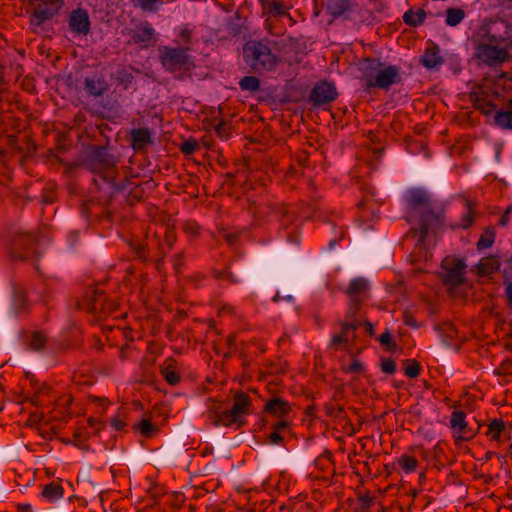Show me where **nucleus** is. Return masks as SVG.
<instances>
[{"label":"nucleus","instance_id":"1","mask_svg":"<svg viewBox=\"0 0 512 512\" xmlns=\"http://www.w3.org/2000/svg\"><path fill=\"white\" fill-rule=\"evenodd\" d=\"M404 202L409 213L419 215L420 227L411 231V234L417 237L415 250L421 251L425 249L428 232H437L443 228L444 208L436 205L427 190L423 188L408 189L404 194Z\"/></svg>","mask_w":512,"mask_h":512},{"label":"nucleus","instance_id":"2","mask_svg":"<svg viewBox=\"0 0 512 512\" xmlns=\"http://www.w3.org/2000/svg\"><path fill=\"white\" fill-rule=\"evenodd\" d=\"M484 40L476 47V58L488 66L504 63L512 48V31L507 22L494 23L487 27Z\"/></svg>","mask_w":512,"mask_h":512},{"label":"nucleus","instance_id":"3","mask_svg":"<svg viewBox=\"0 0 512 512\" xmlns=\"http://www.w3.org/2000/svg\"><path fill=\"white\" fill-rule=\"evenodd\" d=\"M89 166L92 173L95 175L93 182L99 188V181H102L114 190L123 191L126 189V183H116L117 168L115 160L104 148L96 147L93 150Z\"/></svg>","mask_w":512,"mask_h":512},{"label":"nucleus","instance_id":"4","mask_svg":"<svg viewBox=\"0 0 512 512\" xmlns=\"http://www.w3.org/2000/svg\"><path fill=\"white\" fill-rule=\"evenodd\" d=\"M267 39L249 40L243 47V58L246 65L256 73L272 71L278 63L277 56L272 52Z\"/></svg>","mask_w":512,"mask_h":512},{"label":"nucleus","instance_id":"5","mask_svg":"<svg viewBox=\"0 0 512 512\" xmlns=\"http://www.w3.org/2000/svg\"><path fill=\"white\" fill-rule=\"evenodd\" d=\"M252 412V401L248 394L238 392L233 397V405L230 409L209 411V418L213 419L216 425L231 426L244 425L243 418Z\"/></svg>","mask_w":512,"mask_h":512},{"label":"nucleus","instance_id":"6","mask_svg":"<svg viewBox=\"0 0 512 512\" xmlns=\"http://www.w3.org/2000/svg\"><path fill=\"white\" fill-rule=\"evenodd\" d=\"M189 50L190 47H159V59L163 68L169 72L188 70L192 65L191 57L188 54Z\"/></svg>","mask_w":512,"mask_h":512},{"label":"nucleus","instance_id":"7","mask_svg":"<svg viewBox=\"0 0 512 512\" xmlns=\"http://www.w3.org/2000/svg\"><path fill=\"white\" fill-rule=\"evenodd\" d=\"M262 7V14L266 17L265 28L272 35H280L281 30H275V19L286 17L294 24V20L289 14V7L282 0H259Z\"/></svg>","mask_w":512,"mask_h":512},{"label":"nucleus","instance_id":"8","mask_svg":"<svg viewBox=\"0 0 512 512\" xmlns=\"http://www.w3.org/2000/svg\"><path fill=\"white\" fill-rule=\"evenodd\" d=\"M88 310L97 317H104L117 309V303L107 298L102 290L90 289L86 294Z\"/></svg>","mask_w":512,"mask_h":512},{"label":"nucleus","instance_id":"9","mask_svg":"<svg viewBox=\"0 0 512 512\" xmlns=\"http://www.w3.org/2000/svg\"><path fill=\"white\" fill-rule=\"evenodd\" d=\"M401 81V69L395 65H388L379 68L377 75L365 83L366 90L378 88L388 90L392 85Z\"/></svg>","mask_w":512,"mask_h":512},{"label":"nucleus","instance_id":"10","mask_svg":"<svg viewBox=\"0 0 512 512\" xmlns=\"http://www.w3.org/2000/svg\"><path fill=\"white\" fill-rule=\"evenodd\" d=\"M369 282L362 277L351 280L347 287L346 294L349 297V316H353L359 310L362 302H364L369 296Z\"/></svg>","mask_w":512,"mask_h":512},{"label":"nucleus","instance_id":"11","mask_svg":"<svg viewBox=\"0 0 512 512\" xmlns=\"http://www.w3.org/2000/svg\"><path fill=\"white\" fill-rule=\"evenodd\" d=\"M441 267L445 284L457 287L463 283V274L466 268L463 260L448 257L442 261Z\"/></svg>","mask_w":512,"mask_h":512},{"label":"nucleus","instance_id":"12","mask_svg":"<svg viewBox=\"0 0 512 512\" xmlns=\"http://www.w3.org/2000/svg\"><path fill=\"white\" fill-rule=\"evenodd\" d=\"M501 94L491 86L482 85L474 92L475 108L485 115H490L496 109L494 100H500Z\"/></svg>","mask_w":512,"mask_h":512},{"label":"nucleus","instance_id":"13","mask_svg":"<svg viewBox=\"0 0 512 512\" xmlns=\"http://www.w3.org/2000/svg\"><path fill=\"white\" fill-rule=\"evenodd\" d=\"M68 25L73 33L86 36L91 29L87 10L81 7L72 10L68 18Z\"/></svg>","mask_w":512,"mask_h":512},{"label":"nucleus","instance_id":"14","mask_svg":"<svg viewBox=\"0 0 512 512\" xmlns=\"http://www.w3.org/2000/svg\"><path fill=\"white\" fill-rule=\"evenodd\" d=\"M13 257L20 260H28L36 256L34 249V237L30 234H20L13 243Z\"/></svg>","mask_w":512,"mask_h":512},{"label":"nucleus","instance_id":"15","mask_svg":"<svg viewBox=\"0 0 512 512\" xmlns=\"http://www.w3.org/2000/svg\"><path fill=\"white\" fill-rule=\"evenodd\" d=\"M337 97V91L333 84L328 82H320L313 88L310 100L315 106L329 104Z\"/></svg>","mask_w":512,"mask_h":512},{"label":"nucleus","instance_id":"16","mask_svg":"<svg viewBox=\"0 0 512 512\" xmlns=\"http://www.w3.org/2000/svg\"><path fill=\"white\" fill-rule=\"evenodd\" d=\"M155 29L147 21L141 23L130 32L133 43L138 44L141 48H148L155 43Z\"/></svg>","mask_w":512,"mask_h":512},{"label":"nucleus","instance_id":"17","mask_svg":"<svg viewBox=\"0 0 512 512\" xmlns=\"http://www.w3.org/2000/svg\"><path fill=\"white\" fill-rule=\"evenodd\" d=\"M450 425L458 434L459 439L469 440L473 437L472 430L468 428L466 413L464 411H453L451 414Z\"/></svg>","mask_w":512,"mask_h":512},{"label":"nucleus","instance_id":"18","mask_svg":"<svg viewBox=\"0 0 512 512\" xmlns=\"http://www.w3.org/2000/svg\"><path fill=\"white\" fill-rule=\"evenodd\" d=\"M382 66L383 63L379 58L370 57L361 59L357 64L358 70L361 73V78L365 80V83L369 82L373 77H375L379 68Z\"/></svg>","mask_w":512,"mask_h":512},{"label":"nucleus","instance_id":"19","mask_svg":"<svg viewBox=\"0 0 512 512\" xmlns=\"http://www.w3.org/2000/svg\"><path fill=\"white\" fill-rule=\"evenodd\" d=\"M386 9L387 6L383 0H370L367 8L361 15V19L367 24L378 22L379 16L383 14Z\"/></svg>","mask_w":512,"mask_h":512},{"label":"nucleus","instance_id":"20","mask_svg":"<svg viewBox=\"0 0 512 512\" xmlns=\"http://www.w3.org/2000/svg\"><path fill=\"white\" fill-rule=\"evenodd\" d=\"M84 90L90 96L100 97L108 90V84L104 78L87 77L84 80Z\"/></svg>","mask_w":512,"mask_h":512},{"label":"nucleus","instance_id":"21","mask_svg":"<svg viewBox=\"0 0 512 512\" xmlns=\"http://www.w3.org/2000/svg\"><path fill=\"white\" fill-rule=\"evenodd\" d=\"M130 141L135 150H142L153 142L151 130L149 128L131 130Z\"/></svg>","mask_w":512,"mask_h":512},{"label":"nucleus","instance_id":"22","mask_svg":"<svg viewBox=\"0 0 512 512\" xmlns=\"http://www.w3.org/2000/svg\"><path fill=\"white\" fill-rule=\"evenodd\" d=\"M291 411L290 404L280 397L271 398L264 407L263 412L277 417H283Z\"/></svg>","mask_w":512,"mask_h":512},{"label":"nucleus","instance_id":"23","mask_svg":"<svg viewBox=\"0 0 512 512\" xmlns=\"http://www.w3.org/2000/svg\"><path fill=\"white\" fill-rule=\"evenodd\" d=\"M271 209L285 228L296 219L295 210L285 203H275Z\"/></svg>","mask_w":512,"mask_h":512},{"label":"nucleus","instance_id":"24","mask_svg":"<svg viewBox=\"0 0 512 512\" xmlns=\"http://www.w3.org/2000/svg\"><path fill=\"white\" fill-rule=\"evenodd\" d=\"M58 12L55 7L43 3L42 1L37 5L32 14L31 23L35 26H41L45 21L51 19Z\"/></svg>","mask_w":512,"mask_h":512},{"label":"nucleus","instance_id":"25","mask_svg":"<svg viewBox=\"0 0 512 512\" xmlns=\"http://www.w3.org/2000/svg\"><path fill=\"white\" fill-rule=\"evenodd\" d=\"M421 63L428 69H436L442 65L443 59L440 56V49L437 45L428 47L421 56Z\"/></svg>","mask_w":512,"mask_h":512},{"label":"nucleus","instance_id":"26","mask_svg":"<svg viewBox=\"0 0 512 512\" xmlns=\"http://www.w3.org/2000/svg\"><path fill=\"white\" fill-rule=\"evenodd\" d=\"M351 0H327V11L334 17L345 15L353 8Z\"/></svg>","mask_w":512,"mask_h":512},{"label":"nucleus","instance_id":"27","mask_svg":"<svg viewBox=\"0 0 512 512\" xmlns=\"http://www.w3.org/2000/svg\"><path fill=\"white\" fill-rule=\"evenodd\" d=\"M477 269L480 275L490 276L491 274L499 271L500 261L496 256L482 258L477 265Z\"/></svg>","mask_w":512,"mask_h":512},{"label":"nucleus","instance_id":"28","mask_svg":"<svg viewBox=\"0 0 512 512\" xmlns=\"http://www.w3.org/2000/svg\"><path fill=\"white\" fill-rule=\"evenodd\" d=\"M474 215H475V212H474V208H473V203L471 200L466 199L465 200V212L462 215L461 220L458 223L450 224V228L453 230L457 229V228H461V229L469 228L474 221Z\"/></svg>","mask_w":512,"mask_h":512},{"label":"nucleus","instance_id":"29","mask_svg":"<svg viewBox=\"0 0 512 512\" xmlns=\"http://www.w3.org/2000/svg\"><path fill=\"white\" fill-rule=\"evenodd\" d=\"M425 17L426 13L423 9H409L404 13L403 20L407 25L417 27L424 22Z\"/></svg>","mask_w":512,"mask_h":512},{"label":"nucleus","instance_id":"30","mask_svg":"<svg viewBox=\"0 0 512 512\" xmlns=\"http://www.w3.org/2000/svg\"><path fill=\"white\" fill-rule=\"evenodd\" d=\"M46 341L47 338L42 332H33L30 334L27 340V348L35 352L42 351L46 344Z\"/></svg>","mask_w":512,"mask_h":512},{"label":"nucleus","instance_id":"31","mask_svg":"<svg viewBox=\"0 0 512 512\" xmlns=\"http://www.w3.org/2000/svg\"><path fill=\"white\" fill-rule=\"evenodd\" d=\"M42 496L52 502L63 496V487L58 483H49L44 486Z\"/></svg>","mask_w":512,"mask_h":512},{"label":"nucleus","instance_id":"32","mask_svg":"<svg viewBox=\"0 0 512 512\" xmlns=\"http://www.w3.org/2000/svg\"><path fill=\"white\" fill-rule=\"evenodd\" d=\"M494 123L501 129L512 130V111H496L494 114Z\"/></svg>","mask_w":512,"mask_h":512},{"label":"nucleus","instance_id":"33","mask_svg":"<svg viewBox=\"0 0 512 512\" xmlns=\"http://www.w3.org/2000/svg\"><path fill=\"white\" fill-rule=\"evenodd\" d=\"M465 17V12L461 8H449L446 11L445 23L448 26H457Z\"/></svg>","mask_w":512,"mask_h":512},{"label":"nucleus","instance_id":"34","mask_svg":"<svg viewBox=\"0 0 512 512\" xmlns=\"http://www.w3.org/2000/svg\"><path fill=\"white\" fill-rule=\"evenodd\" d=\"M495 241V230L492 227H487L481 234L478 242V250L487 249L493 245Z\"/></svg>","mask_w":512,"mask_h":512},{"label":"nucleus","instance_id":"35","mask_svg":"<svg viewBox=\"0 0 512 512\" xmlns=\"http://www.w3.org/2000/svg\"><path fill=\"white\" fill-rule=\"evenodd\" d=\"M360 322L352 321L349 323L341 324V331L345 336V341L347 344L353 343L356 339V329L359 327Z\"/></svg>","mask_w":512,"mask_h":512},{"label":"nucleus","instance_id":"36","mask_svg":"<svg viewBox=\"0 0 512 512\" xmlns=\"http://www.w3.org/2000/svg\"><path fill=\"white\" fill-rule=\"evenodd\" d=\"M243 91L256 92L260 88V80L255 76H245L239 81Z\"/></svg>","mask_w":512,"mask_h":512},{"label":"nucleus","instance_id":"37","mask_svg":"<svg viewBox=\"0 0 512 512\" xmlns=\"http://www.w3.org/2000/svg\"><path fill=\"white\" fill-rule=\"evenodd\" d=\"M504 427V422L502 420L494 419L489 423L486 434L491 440H498L500 434L504 430Z\"/></svg>","mask_w":512,"mask_h":512},{"label":"nucleus","instance_id":"38","mask_svg":"<svg viewBox=\"0 0 512 512\" xmlns=\"http://www.w3.org/2000/svg\"><path fill=\"white\" fill-rule=\"evenodd\" d=\"M134 5L146 12H155L163 4V0H133Z\"/></svg>","mask_w":512,"mask_h":512},{"label":"nucleus","instance_id":"39","mask_svg":"<svg viewBox=\"0 0 512 512\" xmlns=\"http://www.w3.org/2000/svg\"><path fill=\"white\" fill-rule=\"evenodd\" d=\"M398 464L406 473H411L417 468L418 461L413 456L403 455L399 458Z\"/></svg>","mask_w":512,"mask_h":512},{"label":"nucleus","instance_id":"40","mask_svg":"<svg viewBox=\"0 0 512 512\" xmlns=\"http://www.w3.org/2000/svg\"><path fill=\"white\" fill-rule=\"evenodd\" d=\"M130 247L138 259H140L142 261L147 260V258H148L147 246L144 243H142L140 240H133L130 243Z\"/></svg>","mask_w":512,"mask_h":512},{"label":"nucleus","instance_id":"41","mask_svg":"<svg viewBox=\"0 0 512 512\" xmlns=\"http://www.w3.org/2000/svg\"><path fill=\"white\" fill-rule=\"evenodd\" d=\"M421 367L416 360H406L404 373L409 378H416L420 373Z\"/></svg>","mask_w":512,"mask_h":512},{"label":"nucleus","instance_id":"42","mask_svg":"<svg viewBox=\"0 0 512 512\" xmlns=\"http://www.w3.org/2000/svg\"><path fill=\"white\" fill-rule=\"evenodd\" d=\"M161 375L170 385H177L180 382V375L169 367H164L161 370Z\"/></svg>","mask_w":512,"mask_h":512},{"label":"nucleus","instance_id":"43","mask_svg":"<svg viewBox=\"0 0 512 512\" xmlns=\"http://www.w3.org/2000/svg\"><path fill=\"white\" fill-rule=\"evenodd\" d=\"M141 434L145 437H152L157 428L148 419H143L138 425Z\"/></svg>","mask_w":512,"mask_h":512},{"label":"nucleus","instance_id":"44","mask_svg":"<svg viewBox=\"0 0 512 512\" xmlns=\"http://www.w3.org/2000/svg\"><path fill=\"white\" fill-rule=\"evenodd\" d=\"M200 149V145L196 140H186L180 146V150L185 155H192Z\"/></svg>","mask_w":512,"mask_h":512},{"label":"nucleus","instance_id":"45","mask_svg":"<svg viewBox=\"0 0 512 512\" xmlns=\"http://www.w3.org/2000/svg\"><path fill=\"white\" fill-rule=\"evenodd\" d=\"M178 43L183 45L184 47H189L191 44L192 31L187 27H182L178 32Z\"/></svg>","mask_w":512,"mask_h":512},{"label":"nucleus","instance_id":"46","mask_svg":"<svg viewBox=\"0 0 512 512\" xmlns=\"http://www.w3.org/2000/svg\"><path fill=\"white\" fill-rule=\"evenodd\" d=\"M326 414L330 417L336 418V419H344L345 418V411L344 409L339 405H327L326 408Z\"/></svg>","mask_w":512,"mask_h":512},{"label":"nucleus","instance_id":"47","mask_svg":"<svg viewBox=\"0 0 512 512\" xmlns=\"http://www.w3.org/2000/svg\"><path fill=\"white\" fill-rule=\"evenodd\" d=\"M378 340L382 345L386 346L388 350L396 348L395 342L392 341V334L388 329L379 336Z\"/></svg>","mask_w":512,"mask_h":512},{"label":"nucleus","instance_id":"48","mask_svg":"<svg viewBox=\"0 0 512 512\" xmlns=\"http://www.w3.org/2000/svg\"><path fill=\"white\" fill-rule=\"evenodd\" d=\"M213 277L217 280L228 281L230 283L238 282V280L235 278V276L230 272L215 270V271H213Z\"/></svg>","mask_w":512,"mask_h":512},{"label":"nucleus","instance_id":"49","mask_svg":"<svg viewBox=\"0 0 512 512\" xmlns=\"http://www.w3.org/2000/svg\"><path fill=\"white\" fill-rule=\"evenodd\" d=\"M496 374L512 376V360H503L498 369L496 370Z\"/></svg>","mask_w":512,"mask_h":512},{"label":"nucleus","instance_id":"50","mask_svg":"<svg viewBox=\"0 0 512 512\" xmlns=\"http://www.w3.org/2000/svg\"><path fill=\"white\" fill-rule=\"evenodd\" d=\"M14 306L18 313H24L27 311L26 298L22 294H17L14 297Z\"/></svg>","mask_w":512,"mask_h":512},{"label":"nucleus","instance_id":"51","mask_svg":"<svg viewBox=\"0 0 512 512\" xmlns=\"http://www.w3.org/2000/svg\"><path fill=\"white\" fill-rule=\"evenodd\" d=\"M220 235L228 243L229 246L234 247L238 242V234L235 232L221 230Z\"/></svg>","mask_w":512,"mask_h":512},{"label":"nucleus","instance_id":"52","mask_svg":"<svg viewBox=\"0 0 512 512\" xmlns=\"http://www.w3.org/2000/svg\"><path fill=\"white\" fill-rule=\"evenodd\" d=\"M381 370L387 374L394 373L396 370V365H395L394 360L391 358L383 359L381 362Z\"/></svg>","mask_w":512,"mask_h":512},{"label":"nucleus","instance_id":"53","mask_svg":"<svg viewBox=\"0 0 512 512\" xmlns=\"http://www.w3.org/2000/svg\"><path fill=\"white\" fill-rule=\"evenodd\" d=\"M345 371L348 373L360 374L364 371V366L358 360L353 359L352 363L345 368Z\"/></svg>","mask_w":512,"mask_h":512},{"label":"nucleus","instance_id":"54","mask_svg":"<svg viewBox=\"0 0 512 512\" xmlns=\"http://www.w3.org/2000/svg\"><path fill=\"white\" fill-rule=\"evenodd\" d=\"M342 344H347L346 341H345V336L343 335V333L341 332L340 334H336L332 337L331 339V343H330V346L333 347L334 349H338V347Z\"/></svg>","mask_w":512,"mask_h":512},{"label":"nucleus","instance_id":"55","mask_svg":"<svg viewBox=\"0 0 512 512\" xmlns=\"http://www.w3.org/2000/svg\"><path fill=\"white\" fill-rule=\"evenodd\" d=\"M88 432L86 431H78L74 434L75 444L77 446H81L83 443H85L88 439Z\"/></svg>","mask_w":512,"mask_h":512},{"label":"nucleus","instance_id":"56","mask_svg":"<svg viewBox=\"0 0 512 512\" xmlns=\"http://www.w3.org/2000/svg\"><path fill=\"white\" fill-rule=\"evenodd\" d=\"M505 297L507 305L512 308V281H505Z\"/></svg>","mask_w":512,"mask_h":512},{"label":"nucleus","instance_id":"57","mask_svg":"<svg viewBox=\"0 0 512 512\" xmlns=\"http://www.w3.org/2000/svg\"><path fill=\"white\" fill-rule=\"evenodd\" d=\"M269 444L271 445H279L282 443L283 437L281 436V433L278 431H273L269 434Z\"/></svg>","mask_w":512,"mask_h":512},{"label":"nucleus","instance_id":"58","mask_svg":"<svg viewBox=\"0 0 512 512\" xmlns=\"http://www.w3.org/2000/svg\"><path fill=\"white\" fill-rule=\"evenodd\" d=\"M404 324L406 326L413 327V328H416L418 326L416 319L409 313L404 314Z\"/></svg>","mask_w":512,"mask_h":512},{"label":"nucleus","instance_id":"59","mask_svg":"<svg viewBox=\"0 0 512 512\" xmlns=\"http://www.w3.org/2000/svg\"><path fill=\"white\" fill-rule=\"evenodd\" d=\"M111 425L115 430L120 431L125 427L126 424L119 417H115L111 420Z\"/></svg>","mask_w":512,"mask_h":512},{"label":"nucleus","instance_id":"60","mask_svg":"<svg viewBox=\"0 0 512 512\" xmlns=\"http://www.w3.org/2000/svg\"><path fill=\"white\" fill-rule=\"evenodd\" d=\"M43 3L49 5L50 7H55L58 11L62 7L64 0H41Z\"/></svg>","mask_w":512,"mask_h":512},{"label":"nucleus","instance_id":"61","mask_svg":"<svg viewBox=\"0 0 512 512\" xmlns=\"http://www.w3.org/2000/svg\"><path fill=\"white\" fill-rule=\"evenodd\" d=\"M182 258H183L182 253H178L177 255H175L173 257V266L176 270H180V268L182 266Z\"/></svg>","mask_w":512,"mask_h":512},{"label":"nucleus","instance_id":"62","mask_svg":"<svg viewBox=\"0 0 512 512\" xmlns=\"http://www.w3.org/2000/svg\"><path fill=\"white\" fill-rule=\"evenodd\" d=\"M288 428V422L287 421H278L276 424H274V430L278 432H282Z\"/></svg>","mask_w":512,"mask_h":512},{"label":"nucleus","instance_id":"63","mask_svg":"<svg viewBox=\"0 0 512 512\" xmlns=\"http://www.w3.org/2000/svg\"><path fill=\"white\" fill-rule=\"evenodd\" d=\"M363 326L365 332L372 336L374 334V328L371 322H364L363 324L360 323L359 327Z\"/></svg>","mask_w":512,"mask_h":512},{"label":"nucleus","instance_id":"64","mask_svg":"<svg viewBox=\"0 0 512 512\" xmlns=\"http://www.w3.org/2000/svg\"><path fill=\"white\" fill-rule=\"evenodd\" d=\"M287 240L291 243L298 244L300 239L299 235L296 232H290L287 235Z\"/></svg>","mask_w":512,"mask_h":512}]
</instances>
